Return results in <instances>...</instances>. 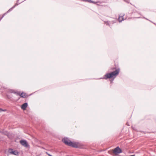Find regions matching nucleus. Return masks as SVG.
Segmentation results:
<instances>
[{"instance_id": "nucleus-1", "label": "nucleus", "mask_w": 156, "mask_h": 156, "mask_svg": "<svg viewBox=\"0 0 156 156\" xmlns=\"http://www.w3.org/2000/svg\"><path fill=\"white\" fill-rule=\"evenodd\" d=\"M119 71V69H117L112 72L107 73L104 75V78L107 79L114 78L118 74Z\"/></svg>"}, {"instance_id": "nucleus-2", "label": "nucleus", "mask_w": 156, "mask_h": 156, "mask_svg": "<svg viewBox=\"0 0 156 156\" xmlns=\"http://www.w3.org/2000/svg\"><path fill=\"white\" fill-rule=\"evenodd\" d=\"M62 141L66 145L69 146H78L77 143L71 142L67 138H64L63 139Z\"/></svg>"}, {"instance_id": "nucleus-3", "label": "nucleus", "mask_w": 156, "mask_h": 156, "mask_svg": "<svg viewBox=\"0 0 156 156\" xmlns=\"http://www.w3.org/2000/svg\"><path fill=\"white\" fill-rule=\"evenodd\" d=\"M8 152L11 154H13L16 156H18L19 154V152L17 150L11 148L9 149Z\"/></svg>"}, {"instance_id": "nucleus-4", "label": "nucleus", "mask_w": 156, "mask_h": 156, "mask_svg": "<svg viewBox=\"0 0 156 156\" xmlns=\"http://www.w3.org/2000/svg\"><path fill=\"white\" fill-rule=\"evenodd\" d=\"M122 152V151L121 149L119 148V147H116L113 150V152L115 155H117L118 154L121 153Z\"/></svg>"}, {"instance_id": "nucleus-5", "label": "nucleus", "mask_w": 156, "mask_h": 156, "mask_svg": "<svg viewBox=\"0 0 156 156\" xmlns=\"http://www.w3.org/2000/svg\"><path fill=\"white\" fill-rule=\"evenodd\" d=\"M21 145L24 146H28L29 145L28 142L25 140H21L20 141Z\"/></svg>"}, {"instance_id": "nucleus-6", "label": "nucleus", "mask_w": 156, "mask_h": 156, "mask_svg": "<svg viewBox=\"0 0 156 156\" xmlns=\"http://www.w3.org/2000/svg\"><path fill=\"white\" fill-rule=\"evenodd\" d=\"M20 96L21 98H26L28 97V95L26 93L23 92H22V93H20Z\"/></svg>"}, {"instance_id": "nucleus-7", "label": "nucleus", "mask_w": 156, "mask_h": 156, "mask_svg": "<svg viewBox=\"0 0 156 156\" xmlns=\"http://www.w3.org/2000/svg\"><path fill=\"white\" fill-rule=\"evenodd\" d=\"M27 105H28L27 103H25L22 105L21 108L23 110H25L27 108Z\"/></svg>"}, {"instance_id": "nucleus-8", "label": "nucleus", "mask_w": 156, "mask_h": 156, "mask_svg": "<svg viewBox=\"0 0 156 156\" xmlns=\"http://www.w3.org/2000/svg\"><path fill=\"white\" fill-rule=\"evenodd\" d=\"M123 20V16H119V22L122 21Z\"/></svg>"}, {"instance_id": "nucleus-9", "label": "nucleus", "mask_w": 156, "mask_h": 156, "mask_svg": "<svg viewBox=\"0 0 156 156\" xmlns=\"http://www.w3.org/2000/svg\"><path fill=\"white\" fill-rule=\"evenodd\" d=\"M14 93L16 94L17 95H19L20 96L21 93L20 92H14Z\"/></svg>"}, {"instance_id": "nucleus-10", "label": "nucleus", "mask_w": 156, "mask_h": 156, "mask_svg": "<svg viewBox=\"0 0 156 156\" xmlns=\"http://www.w3.org/2000/svg\"><path fill=\"white\" fill-rule=\"evenodd\" d=\"M5 110H4L3 109H2L0 108V112H1L2 111H5Z\"/></svg>"}, {"instance_id": "nucleus-11", "label": "nucleus", "mask_w": 156, "mask_h": 156, "mask_svg": "<svg viewBox=\"0 0 156 156\" xmlns=\"http://www.w3.org/2000/svg\"><path fill=\"white\" fill-rule=\"evenodd\" d=\"M76 147V148H78V147Z\"/></svg>"}, {"instance_id": "nucleus-12", "label": "nucleus", "mask_w": 156, "mask_h": 156, "mask_svg": "<svg viewBox=\"0 0 156 156\" xmlns=\"http://www.w3.org/2000/svg\"><path fill=\"white\" fill-rule=\"evenodd\" d=\"M129 156H135V155H130Z\"/></svg>"}]
</instances>
